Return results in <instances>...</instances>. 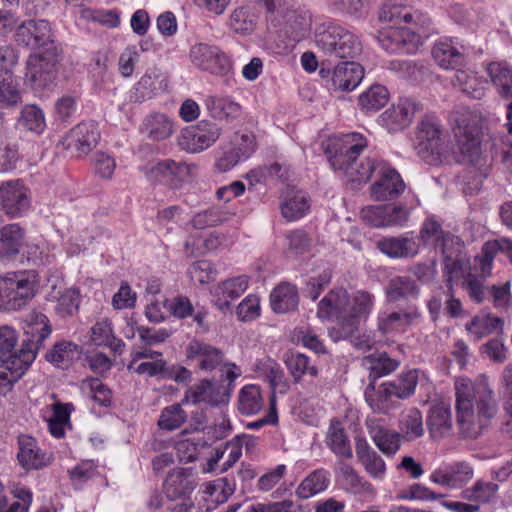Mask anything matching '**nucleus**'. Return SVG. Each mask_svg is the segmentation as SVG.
<instances>
[{"label":"nucleus","mask_w":512,"mask_h":512,"mask_svg":"<svg viewBox=\"0 0 512 512\" xmlns=\"http://www.w3.org/2000/svg\"><path fill=\"white\" fill-rule=\"evenodd\" d=\"M367 147V140L361 134L345 135L329 146V162L351 182L364 184L374 178L375 181L370 186V196L375 201L397 199L406 189L401 175L384 160L362 156Z\"/></svg>","instance_id":"1"},{"label":"nucleus","mask_w":512,"mask_h":512,"mask_svg":"<svg viewBox=\"0 0 512 512\" xmlns=\"http://www.w3.org/2000/svg\"><path fill=\"white\" fill-rule=\"evenodd\" d=\"M457 423L462 436L476 438L497 412L493 391L485 377L455 382Z\"/></svg>","instance_id":"2"},{"label":"nucleus","mask_w":512,"mask_h":512,"mask_svg":"<svg viewBox=\"0 0 512 512\" xmlns=\"http://www.w3.org/2000/svg\"><path fill=\"white\" fill-rule=\"evenodd\" d=\"M314 44L328 61L354 58L362 50L358 37L334 22H323L316 26Z\"/></svg>","instance_id":"3"},{"label":"nucleus","mask_w":512,"mask_h":512,"mask_svg":"<svg viewBox=\"0 0 512 512\" xmlns=\"http://www.w3.org/2000/svg\"><path fill=\"white\" fill-rule=\"evenodd\" d=\"M37 277L31 271L0 275V311L22 310L35 297Z\"/></svg>","instance_id":"4"},{"label":"nucleus","mask_w":512,"mask_h":512,"mask_svg":"<svg viewBox=\"0 0 512 512\" xmlns=\"http://www.w3.org/2000/svg\"><path fill=\"white\" fill-rule=\"evenodd\" d=\"M415 150L429 165H439L449 152L448 137L441 123L435 118H425L416 128Z\"/></svg>","instance_id":"5"},{"label":"nucleus","mask_w":512,"mask_h":512,"mask_svg":"<svg viewBox=\"0 0 512 512\" xmlns=\"http://www.w3.org/2000/svg\"><path fill=\"white\" fill-rule=\"evenodd\" d=\"M24 339L15 355L28 369L35 360L43 342L50 336L52 327L48 317L40 311L33 310L23 319Z\"/></svg>","instance_id":"6"},{"label":"nucleus","mask_w":512,"mask_h":512,"mask_svg":"<svg viewBox=\"0 0 512 512\" xmlns=\"http://www.w3.org/2000/svg\"><path fill=\"white\" fill-rule=\"evenodd\" d=\"M379 20L391 27L401 29H424L430 19L418 10L407 5L402 0H388L379 11Z\"/></svg>","instance_id":"7"},{"label":"nucleus","mask_w":512,"mask_h":512,"mask_svg":"<svg viewBox=\"0 0 512 512\" xmlns=\"http://www.w3.org/2000/svg\"><path fill=\"white\" fill-rule=\"evenodd\" d=\"M422 38L417 29H401L395 26H388L378 35L379 44L389 53H414L422 44Z\"/></svg>","instance_id":"8"},{"label":"nucleus","mask_w":512,"mask_h":512,"mask_svg":"<svg viewBox=\"0 0 512 512\" xmlns=\"http://www.w3.org/2000/svg\"><path fill=\"white\" fill-rule=\"evenodd\" d=\"M190 60L197 68L216 75H225L231 70L229 58L215 45L197 43L189 53Z\"/></svg>","instance_id":"9"},{"label":"nucleus","mask_w":512,"mask_h":512,"mask_svg":"<svg viewBox=\"0 0 512 512\" xmlns=\"http://www.w3.org/2000/svg\"><path fill=\"white\" fill-rule=\"evenodd\" d=\"M350 297L343 288L331 290L318 304L317 315L321 319L336 318L339 329L330 330V335L334 339L336 335L344 333L346 326V315H348V306Z\"/></svg>","instance_id":"10"},{"label":"nucleus","mask_w":512,"mask_h":512,"mask_svg":"<svg viewBox=\"0 0 512 512\" xmlns=\"http://www.w3.org/2000/svg\"><path fill=\"white\" fill-rule=\"evenodd\" d=\"M195 170L196 166L193 164L166 159L153 165L148 170L147 177L152 182L164 183L172 189H178Z\"/></svg>","instance_id":"11"},{"label":"nucleus","mask_w":512,"mask_h":512,"mask_svg":"<svg viewBox=\"0 0 512 512\" xmlns=\"http://www.w3.org/2000/svg\"><path fill=\"white\" fill-rule=\"evenodd\" d=\"M409 216V209L398 204L370 206L361 211V217L376 228L402 227L408 222Z\"/></svg>","instance_id":"12"},{"label":"nucleus","mask_w":512,"mask_h":512,"mask_svg":"<svg viewBox=\"0 0 512 512\" xmlns=\"http://www.w3.org/2000/svg\"><path fill=\"white\" fill-rule=\"evenodd\" d=\"M0 205L7 215L17 217L29 209L28 188L20 180H11L0 185Z\"/></svg>","instance_id":"13"},{"label":"nucleus","mask_w":512,"mask_h":512,"mask_svg":"<svg viewBox=\"0 0 512 512\" xmlns=\"http://www.w3.org/2000/svg\"><path fill=\"white\" fill-rule=\"evenodd\" d=\"M374 306V296L368 291L358 290L350 297L348 315H346V326L344 333L334 337V341L348 338L358 329L361 320L366 319Z\"/></svg>","instance_id":"14"},{"label":"nucleus","mask_w":512,"mask_h":512,"mask_svg":"<svg viewBox=\"0 0 512 512\" xmlns=\"http://www.w3.org/2000/svg\"><path fill=\"white\" fill-rule=\"evenodd\" d=\"M376 248L392 259L416 257L420 252V243L413 233L383 237L376 242Z\"/></svg>","instance_id":"15"},{"label":"nucleus","mask_w":512,"mask_h":512,"mask_svg":"<svg viewBox=\"0 0 512 512\" xmlns=\"http://www.w3.org/2000/svg\"><path fill=\"white\" fill-rule=\"evenodd\" d=\"M474 477V469L466 461H457L434 470L430 480L443 487L452 489L463 488Z\"/></svg>","instance_id":"16"},{"label":"nucleus","mask_w":512,"mask_h":512,"mask_svg":"<svg viewBox=\"0 0 512 512\" xmlns=\"http://www.w3.org/2000/svg\"><path fill=\"white\" fill-rule=\"evenodd\" d=\"M16 41L32 49L41 48L52 43V29L47 20H28L16 31Z\"/></svg>","instance_id":"17"},{"label":"nucleus","mask_w":512,"mask_h":512,"mask_svg":"<svg viewBox=\"0 0 512 512\" xmlns=\"http://www.w3.org/2000/svg\"><path fill=\"white\" fill-rule=\"evenodd\" d=\"M56 63L44 56L30 57L27 62L26 81L32 89L41 91L49 88L56 78Z\"/></svg>","instance_id":"18"},{"label":"nucleus","mask_w":512,"mask_h":512,"mask_svg":"<svg viewBox=\"0 0 512 512\" xmlns=\"http://www.w3.org/2000/svg\"><path fill=\"white\" fill-rule=\"evenodd\" d=\"M100 134L94 123H80L64 137L63 144L78 154L87 155L98 143Z\"/></svg>","instance_id":"19"},{"label":"nucleus","mask_w":512,"mask_h":512,"mask_svg":"<svg viewBox=\"0 0 512 512\" xmlns=\"http://www.w3.org/2000/svg\"><path fill=\"white\" fill-rule=\"evenodd\" d=\"M228 398L229 392L225 388L213 385L209 380H201L185 392L182 403H204L210 406H218L226 403Z\"/></svg>","instance_id":"20"},{"label":"nucleus","mask_w":512,"mask_h":512,"mask_svg":"<svg viewBox=\"0 0 512 512\" xmlns=\"http://www.w3.org/2000/svg\"><path fill=\"white\" fill-rule=\"evenodd\" d=\"M186 356L196 361L201 371H213L220 367L224 361L223 352L217 347L200 340H192L186 347Z\"/></svg>","instance_id":"21"},{"label":"nucleus","mask_w":512,"mask_h":512,"mask_svg":"<svg viewBox=\"0 0 512 512\" xmlns=\"http://www.w3.org/2000/svg\"><path fill=\"white\" fill-rule=\"evenodd\" d=\"M421 318L416 306H410L405 311L384 312L377 319L378 330L382 334L404 333L409 326Z\"/></svg>","instance_id":"22"},{"label":"nucleus","mask_w":512,"mask_h":512,"mask_svg":"<svg viewBox=\"0 0 512 512\" xmlns=\"http://www.w3.org/2000/svg\"><path fill=\"white\" fill-rule=\"evenodd\" d=\"M426 424L434 441L451 437L454 434L451 409L445 403H437L429 409Z\"/></svg>","instance_id":"23"},{"label":"nucleus","mask_w":512,"mask_h":512,"mask_svg":"<svg viewBox=\"0 0 512 512\" xmlns=\"http://www.w3.org/2000/svg\"><path fill=\"white\" fill-rule=\"evenodd\" d=\"M417 106L412 100L401 98L381 114V123L390 132H398L410 125Z\"/></svg>","instance_id":"24"},{"label":"nucleus","mask_w":512,"mask_h":512,"mask_svg":"<svg viewBox=\"0 0 512 512\" xmlns=\"http://www.w3.org/2000/svg\"><path fill=\"white\" fill-rule=\"evenodd\" d=\"M18 445L17 458L20 465L25 469H41L51 463L52 455L43 452L38 447L35 438L29 435H20Z\"/></svg>","instance_id":"25"},{"label":"nucleus","mask_w":512,"mask_h":512,"mask_svg":"<svg viewBox=\"0 0 512 512\" xmlns=\"http://www.w3.org/2000/svg\"><path fill=\"white\" fill-rule=\"evenodd\" d=\"M166 86V80L161 72L156 68L149 69L130 91L129 100L133 103H142L154 97L158 91L164 90Z\"/></svg>","instance_id":"26"},{"label":"nucleus","mask_w":512,"mask_h":512,"mask_svg":"<svg viewBox=\"0 0 512 512\" xmlns=\"http://www.w3.org/2000/svg\"><path fill=\"white\" fill-rule=\"evenodd\" d=\"M364 77L363 67L354 61L339 63L332 71L331 85L335 90L352 91Z\"/></svg>","instance_id":"27"},{"label":"nucleus","mask_w":512,"mask_h":512,"mask_svg":"<svg viewBox=\"0 0 512 512\" xmlns=\"http://www.w3.org/2000/svg\"><path fill=\"white\" fill-rule=\"evenodd\" d=\"M454 134L459 149V162L469 165L478 164L481 151L476 131L467 126H458Z\"/></svg>","instance_id":"28"},{"label":"nucleus","mask_w":512,"mask_h":512,"mask_svg":"<svg viewBox=\"0 0 512 512\" xmlns=\"http://www.w3.org/2000/svg\"><path fill=\"white\" fill-rule=\"evenodd\" d=\"M247 287V276H238L222 281L213 292L215 305L222 311L229 309L231 303L240 297Z\"/></svg>","instance_id":"29"},{"label":"nucleus","mask_w":512,"mask_h":512,"mask_svg":"<svg viewBox=\"0 0 512 512\" xmlns=\"http://www.w3.org/2000/svg\"><path fill=\"white\" fill-rule=\"evenodd\" d=\"M365 399L374 412L385 414L395 406V400L398 398L389 382L378 387L370 382L365 389Z\"/></svg>","instance_id":"30"},{"label":"nucleus","mask_w":512,"mask_h":512,"mask_svg":"<svg viewBox=\"0 0 512 512\" xmlns=\"http://www.w3.org/2000/svg\"><path fill=\"white\" fill-rule=\"evenodd\" d=\"M82 349L72 341L60 340L47 351L45 359L53 366L60 369L69 368L80 358Z\"/></svg>","instance_id":"31"},{"label":"nucleus","mask_w":512,"mask_h":512,"mask_svg":"<svg viewBox=\"0 0 512 512\" xmlns=\"http://www.w3.org/2000/svg\"><path fill=\"white\" fill-rule=\"evenodd\" d=\"M355 449L357 458L366 472L373 478H383L386 470L385 463L381 456L370 447L365 438H356Z\"/></svg>","instance_id":"32"},{"label":"nucleus","mask_w":512,"mask_h":512,"mask_svg":"<svg viewBox=\"0 0 512 512\" xmlns=\"http://www.w3.org/2000/svg\"><path fill=\"white\" fill-rule=\"evenodd\" d=\"M336 471L341 475L343 485L348 492L362 497H373L375 495L373 486L361 477L351 465L339 461Z\"/></svg>","instance_id":"33"},{"label":"nucleus","mask_w":512,"mask_h":512,"mask_svg":"<svg viewBox=\"0 0 512 512\" xmlns=\"http://www.w3.org/2000/svg\"><path fill=\"white\" fill-rule=\"evenodd\" d=\"M388 301L417 299L420 295V287L409 276H395L391 278L385 288Z\"/></svg>","instance_id":"34"},{"label":"nucleus","mask_w":512,"mask_h":512,"mask_svg":"<svg viewBox=\"0 0 512 512\" xmlns=\"http://www.w3.org/2000/svg\"><path fill=\"white\" fill-rule=\"evenodd\" d=\"M24 242V231L18 224H9L0 230V259L11 260L19 252Z\"/></svg>","instance_id":"35"},{"label":"nucleus","mask_w":512,"mask_h":512,"mask_svg":"<svg viewBox=\"0 0 512 512\" xmlns=\"http://www.w3.org/2000/svg\"><path fill=\"white\" fill-rule=\"evenodd\" d=\"M141 131L152 141H163L171 137L174 125L167 115L152 113L143 120Z\"/></svg>","instance_id":"36"},{"label":"nucleus","mask_w":512,"mask_h":512,"mask_svg":"<svg viewBox=\"0 0 512 512\" xmlns=\"http://www.w3.org/2000/svg\"><path fill=\"white\" fill-rule=\"evenodd\" d=\"M419 238L424 245L434 243L441 250L449 245H459V239L450 233H445L441 224L433 217L424 221L419 231Z\"/></svg>","instance_id":"37"},{"label":"nucleus","mask_w":512,"mask_h":512,"mask_svg":"<svg viewBox=\"0 0 512 512\" xmlns=\"http://www.w3.org/2000/svg\"><path fill=\"white\" fill-rule=\"evenodd\" d=\"M330 484V473L319 468L309 473L299 484L295 493L301 499H309L325 491Z\"/></svg>","instance_id":"38"},{"label":"nucleus","mask_w":512,"mask_h":512,"mask_svg":"<svg viewBox=\"0 0 512 512\" xmlns=\"http://www.w3.org/2000/svg\"><path fill=\"white\" fill-rule=\"evenodd\" d=\"M195 483L189 478L183 468L170 472L164 483V492L170 500L186 496L195 489Z\"/></svg>","instance_id":"39"},{"label":"nucleus","mask_w":512,"mask_h":512,"mask_svg":"<svg viewBox=\"0 0 512 512\" xmlns=\"http://www.w3.org/2000/svg\"><path fill=\"white\" fill-rule=\"evenodd\" d=\"M362 366L369 370V378L374 383L376 379L395 371L399 361L391 358L386 352L373 353L362 359Z\"/></svg>","instance_id":"40"},{"label":"nucleus","mask_w":512,"mask_h":512,"mask_svg":"<svg viewBox=\"0 0 512 512\" xmlns=\"http://www.w3.org/2000/svg\"><path fill=\"white\" fill-rule=\"evenodd\" d=\"M432 55L437 64L444 69H455L464 60L463 53L451 40H439L434 44Z\"/></svg>","instance_id":"41"},{"label":"nucleus","mask_w":512,"mask_h":512,"mask_svg":"<svg viewBox=\"0 0 512 512\" xmlns=\"http://www.w3.org/2000/svg\"><path fill=\"white\" fill-rule=\"evenodd\" d=\"M48 300L56 302L54 310L62 318L72 316L79 308V297L72 288L57 289L53 287L48 294Z\"/></svg>","instance_id":"42"},{"label":"nucleus","mask_w":512,"mask_h":512,"mask_svg":"<svg viewBox=\"0 0 512 512\" xmlns=\"http://www.w3.org/2000/svg\"><path fill=\"white\" fill-rule=\"evenodd\" d=\"M451 82L454 87L473 99H481L485 95L487 82L478 78L473 72L457 70Z\"/></svg>","instance_id":"43"},{"label":"nucleus","mask_w":512,"mask_h":512,"mask_svg":"<svg viewBox=\"0 0 512 512\" xmlns=\"http://www.w3.org/2000/svg\"><path fill=\"white\" fill-rule=\"evenodd\" d=\"M298 301L296 287L286 283L277 286L270 295L271 307L277 313L294 310L298 306Z\"/></svg>","instance_id":"44"},{"label":"nucleus","mask_w":512,"mask_h":512,"mask_svg":"<svg viewBox=\"0 0 512 512\" xmlns=\"http://www.w3.org/2000/svg\"><path fill=\"white\" fill-rule=\"evenodd\" d=\"M326 444L337 456L350 459L353 457L349 439L341 423L332 420L326 436Z\"/></svg>","instance_id":"45"},{"label":"nucleus","mask_w":512,"mask_h":512,"mask_svg":"<svg viewBox=\"0 0 512 512\" xmlns=\"http://www.w3.org/2000/svg\"><path fill=\"white\" fill-rule=\"evenodd\" d=\"M26 371L27 368L15 353L4 360L0 359V390L3 392L10 391L14 383L17 382Z\"/></svg>","instance_id":"46"},{"label":"nucleus","mask_w":512,"mask_h":512,"mask_svg":"<svg viewBox=\"0 0 512 512\" xmlns=\"http://www.w3.org/2000/svg\"><path fill=\"white\" fill-rule=\"evenodd\" d=\"M398 433L405 441H413L423 436V418L418 409L412 408L402 413Z\"/></svg>","instance_id":"47"},{"label":"nucleus","mask_w":512,"mask_h":512,"mask_svg":"<svg viewBox=\"0 0 512 512\" xmlns=\"http://www.w3.org/2000/svg\"><path fill=\"white\" fill-rule=\"evenodd\" d=\"M309 209V201L302 191H288L281 204V213L288 221L300 219Z\"/></svg>","instance_id":"48"},{"label":"nucleus","mask_w":512,"mask_h":512,"mask_svg":"<svg viewBox=\"0 0 512 512\" xmlns=\"http://www.w3.org/2000/svg\"><path fill=\"white\" fill-rule=\"evenodd\" d=\"M498 489V484L479 479L472 486L461 491V498L478 505L484 504L495 498Z\"/></svg>","instance_id":"49"},{"label":"nucleus","mask_w":512,"mask_h":512,"mask_svg":"<svg viewBox=\"0 0 512 512\" xmlns=\"http://www.w3.org/2000/svg\"><path fill=\"white\" fill-rule=\"evenodd\" d=\"M287 32L295 41L302 39L309 31L311 26V16L306 12H299L289 8L282 16Z\"/></svg>","instance_id":"50"},{"label":"nucleus","mask_w":512,"mask_h":512,"mask_svg":"<svg viewBox=\"0 0 512 512\" xmlns=\"http://www.w3.org/2000/svg\"><path fill=\"white\" fill-rule=\"evenodd\" d=\"M369 434L378 449L386 455H394L400 448L401 436L396 431L375 426L370 427Z\"/></svg>","instance_id":"51"},{"label":"nucleus","mask_w":512,"mask_h":512,"mask_svg":"<svg viewBox=\"0 0 512 512\" xmlns=\"http://www.w3.org/2000/svg\"><path fill=\"white\" fill-rule=\"evenodd\" d=\"M205 103L210 115L215 119L235 118L240 113V105L227 97L210 96Z\"/></svg>","instance_id":"52"},{"label":"nucleus","mask_w":512,"mask_h":512,"mask_svg":"<svg viewBox=\"0 0 512 512\" xmlns=\"http://www.w3.org/2000/svg\"><path fill=\"white\" fill-rule=\"evenodd\" d=\"M262 405L263 400L258 386L250 384L240 390L238 397V410L240 413L246 415L255 414L260 411Z\"/></svg>","instance_id":"53"},{"label":"nucleus","mask_w":512,"mask_h":512,"mask_svg":"<svg viewBox=\"0 0 512 512\" xmlns=\"http://www.w3.org/2000/svg\"><path fill=\"white\" fill-rule=\"evenodd\" d=\"M228 218L229 215L227 212L221 210L218 207L212 206L194 214L190 224L194 229L202 230L205 228L218 226L226 222Z\"/></svg>","instance_id":"54"},{"label":"nucleus","mask_w":512,"mask_h":512,"mask_svg":"<svg viewBox=\"0 0 512 512\" xmlns=\"http://www.w3.org/2000/svg\"><path fill=\"white\" fill-rule=\"evenodd\" d=\"M389 99L388 90L379 84L372 85L359 96V105L367 112L381 109Z\"/></svg>","instance_id":"55"},{"label":"nucleus","mask_w":512,"mask_h":512,"mask_svg":"<svg viewBox=\"0 0 512 512\" xmlns=\"http://www.w3.org/2000/svg\"><path fill=\"white\" fill-rule=\"evenodd\" d=\"M286 366L295 382H299L304 375L311 377L318 375L317 367L311 362L310 358L304 354H292L287 358Z\"/></svg>","instance_id":"56"},{"label":"nucleus","mask_w":512,"mask_h":512,"mask_svg":"<svg viewBox=\"0 0 512 512\" xmlns=\"http://www.w3.org/2000/svg\"><path fill=\"white\" fill-rule=\"evenodd\" d=\"M256 372L269 382L273 391L281 385L285 387L283 370L274 360L266 358L258 361L256 363Z\"/></svg>","instance_id":"57"},{"label":"nucleus","mask_w":512,"mask_h":512,"mask_svg":"<svg viewBox=\"0 0 512 512\" xmlns=\"http://www.w3.org/2000/svg\"><path fill=\"white\" fill-rule=\"evenodd\" d=\"M501 325L502 320L498 317L475 316L469 323L466 324V330L474 336L476 341H478L500 328Z\"/></svg>","instance_id":"58"},{"label":"nucleus","mask_w":512,"mask_h":512,"mask_svg":"<svg viewBox=\"0 0 512 512\" xmlns=\"http://www.w3.org/2000/svg\"><path fill=\"white\" fill-rule=\"evenodd\" d=\"M21 102V93L13 74L0 72V103L7 107H14Z\"/></svg>","instance_id":"59"},{"label":"nucleus","mask_w":512,"mask_h":512,"mask_svg":"<svg viewBox=\"0 0 512 512\" xmlns=\"http://www.w3.org/2000/svg\"><path fill=\"white\" fill-rule=\"evenodd\" d=\"M187 419L181 403H175L165 407L158 420L161 429L172 431L179 428Z\"/></svg>","instance_id":"60"},{"label":"nucleus","mask_w":512,"mask_h":512,"mask_svg":"<svg viewBox=\"0 0 512 512\" xmlns=\"http://www.w3.org/2000/svg\"><path fill=\"white\" fill-rule=\"evenodd\" d=\"M229 25L236 33L250 34L255 29L256 18L247 8L240 7L232 12Z\"/></svg>","instance_id":"61"},{"label":"nucleus","mask_w":512,"mask_h":512,"mask_svg":"<svg viewBox=\"0 0 512 512\" xmlns=\"http://www.w3.org/2000/svg\"><path fill=\"white\" fill-rule=\"evenodd\" d=\"M417 382L418 370H409L389 383L392 389H394V393H397V398L404 399L414 393Z\"/></svg>","instance_id":"62"},{"label":"nucleus","mask_w":512,"mask_h":512,"mask_svg":"<svg viewBox=\"0 0 512 512\" xmlns=\"http://www.w3.org/2000/svg\"><path fill=\"white\" fill-rule=\"evenodd\" d=\"M20 124L32 132H42L45 127V118L42 110L35 105L25 106L21 111Z\"/></svg>","instance_id":"63"},{"label":"nucleus","mask_w":512,"mask_h":512,"mask_svg":"<svg viewBox=\"0 0 512 512\" xmlns=\"http://www.w3.org/2000/svg\"><path fill=\"white\" fill-rule=\"evenodd\" d=\"M287 253L298 256L308 252L312 246V239L300 229L293 230L286 235Z\"/></svg>","instance_id":"64"}]
</instances>
